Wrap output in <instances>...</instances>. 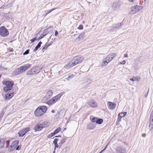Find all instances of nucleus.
Wrapping results in <instances>:
<instances>
[{"label": "nucleus", "instance_id": "1", "mask_svg": "<svg viewBox=\"0 0 153 153\" xmlns=\"http://www.w3.org/2000/svg\"><path fill=\"white\" fill-rule=\"evenodd\" d=\"M47 107L45 105L39 106L34 112L35 115L36 117H39L43 115L46 111Z\"/></svg>", "mask_w": 153, "mask_h": 153}, {"label": "nucleus", "instance_id": "2", "mask_svg": "<svg viewBox=\"0 0 153 153\" xmlns=\"http://www.w3.org/2000/svg\"><path fill=\"white\" fill-rule=\"evenodd\" d=\"M63 94L62 93H61L57 94L56 96L53 97L48 102V104L49 105H50L54 103L60 99Z\"/></svg>", "mask_w": 153, "mask_h": 153}, {"label": "nucleus", "instance_id": "3", "mask_svg": "<svg viewBox=\"0 0 153 153\" xmlns=\"http://www.w3.org/2000/svg\"><path fill=\"white\" fill-rule=\"evenodd\" d=\"M41 69L37 66L32 68L30 70L27 72V74L28 75H34L39 73Z\"/></svg>", "mask_w": 153, "mask_h": 153}, {"label": "nucleus", "instance_id": "4", "mask_svg": "<svg viewBox=\"0 0 153 153\" xmlns=\"http://www.w3.org/2000/svg\"><path fill=\"white\" fill-rule=\"evenodd\" d=\"M9 34L8 30L4 26L0 27V35L4 37L7 36Z\"/></svg>", "mask_w": 153, "mask_h": 153}, {"label": "nucleus", "instance_id": "5", "mask_svg": "<svg viewBox=\"0 0 153 153\" xmlns=\"http://www.w3.org/2000/svg\"><path fill=\"white\" fill-rule=\"evenodd\" d=\"M74 60L73 59L69 63H67L65 66V68L68 69L77 65V62Z\"/></svg>", "mask_w": 153, "mask_h": 153}, {"label": "nucleus", "instance_id": "6", "mask_svg": "<svg viewBox=\"0 0 153 153\" xmlns=\"http://www.w3.org/2000/svg\"><path fill=\"white\" fill-rule=\"evenodd\" d=\"M140 7L138 5H135L131 8L129 13L132 15L136 13L140 10Z\"/></svg>", "mask_w": 153, "mask_h": 153}, {"label": "nucleus", "instance_id": "7", "mask_svg": "<svg viewBox=\"0 0 153 153\" xmlns=\"http://www.w3.org/2000/svg\"><path fill=\"white\" fill-rule=\"evenodd\" d=\"M30 128L27 127L20 131L18 134L19 137H22L30 131Z\"/></svg>", "mask_w": 153, "mask_h": 153}, {"label": "nucleus", "instance_id": "8", "mask_svg": "<svg viewBox=\"0 0 153 153\" xmlns=\"http://www.w3.org/2000/svg\"><path fill=\"white\" fill-rule=\"evenodd\" d=\"M25 71L22 66L15 70L13 71V74L15 75H17Z\"/></svg>", "mask_w": 153, "mask_h": 153}, {"label": "nucleus", "instance_id": "9", "mask_svg": "<svg viewBox=\"0 0 153 153\" xmlns=\"http://www.w3.org/2000/svg\"><path fill=\"white\" fill-rule=\"evenodd\" d=\"M88 103L91 107L92 108H96L97 106V102L94 100H89L88 102Z\"/></svg>", "mask_w": 153, "mask_h": 153}, {"label": "nucleus", "instance_id": "10", "mask_svg": "<svg viewBox=\"0 0 153 153\" xmlns=\"http://www.w3.org/2000/svg\"><path fill=\"white\" fill-rule=\"evenodd\" d=\"M117 54L116 53H110L105 58L108 61V62H110L115 56H117Z\"/></svg>", "mask_w": 153, "mask_h": 153}, {"label": "nucleus", "instance_id": "11", "mask_svg": "<svg viewBox=\"0 0 153 153\" xmlns=\"http://www.w3.org/2000/svg\"><path fill=\"white\" fill-rule=\"evenodd\" d=\"M3 84L5 85L6 87H7L9 88H13V87L14 85V83L12 81H6L3 82Z\"/></svg>", "mask_w": 153, "mask_h": 153}, {"label": "nucleus", "instance_id": "12", "mask_svg": "<svg viewBox=\"0 0 153 153\" xmlns=\"http://www.w3.org/2000/svg\"><path fill=\"white\" fill-rule=\"evenodd\" d=\"M73 59L77 62V64H78L81 62L84 58L82 56H75L73 58Z\"/></svg>", "mask_w": 153, "mask_h": 153}, {"label": "nucleus", "instance_id": "13", "mask_svg": "<svg viewBox=\"0 0 153 153\" xmlns=\"http://www.w3.org/2000/svg\"><path fill=\"white\" fill-rule=\"evenodd\" d=\"M43 126L41 123H39L36 124L34 127V129L35 131H39L43 129Z\"/></svg>", "mask_w": 153, "mask_h": 153}, {"label": "nucleus", "instance_id": "14", "mask_svg": "<svg viewBox=\"0 0 153 153\" xmlns=\"http://www.w3.org/2000/svg\"><path fill=\"white\" fill-rule=\"evenodd\" d=\"M95 127L96 124L95 123L91 122L88 124L87 126V129L89 130H93Z\"/></svg>", "mask_w": 153, "mask_h": 153}, {"label": "nucleus", "instance_id": "15", "mask_svg": "<svg viewBox=\"0 0 153 153\" xmlns=\"http://www.w3.org/2000/svg\"><path fill=\"white\" fill-rule=\"evenodd\" d=\"M14 92L7 93L5 95L4 99L5 100H8L11 98L14 95Z\"/></svg>", "mask_w": 153, "mask_h": 153}, {"label": "nucleus", "instance_id": "16", "mask_svg": "<svg viewBox=\"0 0 153 153\" xmlns=\"http://www.w3.org/2000/svg\"><path fill=\"white\" fill-rule=\"evenodd\" d=\"M107 105H108V108L110 109H113L116 107V104L113 102H108Z\"/></svg>", "mask_w": 153, "mask_h": 153}, {"label": "nucleus", "instance_id": "17", "mask_svg": "<svg viewBox=\"0 0 153 153\" xmlns=\"http://www.w3.org/2000/svg\"><path fill=\"white\" fill-rule=\"evenodd\" d=\"M53 29V27H49L47 28L43 32L42 35H43L44 36H45L47 35L51 30Z\"/></svg>", "mask_w": 153, "mask_h": 153}, {"label": "nucleus", "instance_id": "18", "mask_svg": "<svg viewBox=\"0 0 153 153\" xmlns=\"http://www.w3.org/2000/svg\"><path fill=\"white\" fill-rule=\"evenodd\" d=\"M120 4L118 2H115L113 3L112 7L114 10H116L120 7Z\"/></svg>", "mask_w": 153, "mask_h": 153}, {"label": "nucleus", "instance_id": "19", "mask_svg": "<svg viewBox=\"0 0 153 153\" xmlns=\"http://www.w3.org/2000/svg\"><path fill=\"white\" fill-rule=\"evenodd\" d=\"M122 25V23H118L115 25H113L112 26V28L110 31H113L114 29H118L119 27H120Z\"/></svg>", "mask_w": 153, "mask_h": 153}, {"label": "nucleus", "instance_id": "20", "mask_svg": "<svg viewBox=\"0 0 153 153\" xmlns=\"http://www.w3.org/2000/svg\"><path fill=\"white\" fill-rule=\"evenodd\" d=\"M53 94V92L52 91L50 90H49L46 94V95L45 97V99H47L51 97L52 96Z\"/></svg>", "mask_w": 153, "mask_h": 153}, {"label": "nucleus", "instance_id": "21", "mask_svg": "<svg viewBox=\"0 0 153 153\" xmlns=\"http://www.w3.org/2000/svg\"><path fill=\"white\" fill-rule=\"evenodd\" d=\"M58 141V139L57 138H55L53 142V143L54 145H55V147H54V150H55L56 149V148H58L59 147V145H58L57 141Z\"/></svg>", "mask_w": 153, "mask_h": 153}, {"label": "nucleus", "instance_id": "22", "mask_svg": "<svg viewBox=\"0 0 153 153\" xmlns=\"http://www.w3.org/2000/svg\"><path fill=\"white\" fill-rule=\"evenodd\" d=\"M43 126V128L48 127L49 126V123L47 121H45L41 123Z\"/></svg>", "mask_w": 153, "mask_h": 153}, {"label": "nucleus", "instance_id": "23", "mask_svg": "<svg viewBox=\"0 0 153 153\" xmlns=\"http://www.w3.org/2000/svg\"><path fill=\"white\" fill-rule=\"evenodd\" d=\"M5 140L4 139H0V148L3 147L4 145Z\"/></svg>", "mask_w": 153, "mask_h": 153}, {"label": "nucleus", "instance_id": "24", "mask_svg": "<svg viewBox=\"0 0 153 153\" xmlns=\"http://www.w3.org/2000/svg\"><path fill=\"white\" fill-rule=\"evenodd\" d=\"M42 43V42L40 41L38 44L36 46L35 48L33 50V51L35 52L36 51L41 47V45Z\"/></svg>", "mask_w": 153, "mask_h": 153}, {"label": "nucleus", "instance_id": "25", "mask_svg": "<svg viewBox=\"0 0 153 153\" xmlns=\"http://www.w3.org/2000/svg\"><path fill=\"white\" fill-rule=\"evenodd\" d=\"M31 65L29 64H26L24 65H23V68H24V69L25 71L26 70H27L28 68H30L31 67Z\"/></svg>", "mask_w": 153, "mask_h": 153}, {"label": "nucleus", "instance_id": "26", "mask_svg": "<svg viewBox=\"0 0 153 153\" xmlns=\"http://www.w3.org/2000/svg\"><path fill=\"white\" fill-rule=\"evenodd\" d=\"M109 62H108V61L106 59V58H105L103 59V62L102 63V65L103 66H105Z\"/></svg>", "mask_w": 153, "mask_h": 153}, {"label": "nucleus", "instance_id": "27", "mask_svg": "<svg viewBox=\"0 0 153 153\" xmlns=\"http://www.w3.org/2000/svg\"><path fill=\"white\" fill-rule=\"evenodd\" d=\"M12 89L11 88H9L7 87H5L3 89L4 91L5 92H8L10 91Z\"/></svg>", "mask_w": 153, "mask_h": 153}, {"label": "nucleus", "instance_id": "28", "mask_svg": "<svg viewBox=\"0 0 153 153\" xmlns=\"http://www.w3.org/2000/svg\"><path fill=\"white\" fill-rule=\"evenodd\" d=\"M127 114V112H121L119 114L118 117H124Z\"/></svg>", "mask_w": 153, "mask_h": 153}, {"label": "nucleus", "instance_id": "29", "mask_svg": "<svg viewBox=\"0 0 153 153\" xmlns=\"http://www.w3.org/2000/svg\"><path fill=\"white\" fill-rule=\"evenodd\" d=\"M19 142V140H16L13 141L11 143V145L14 147H16L18 145Z\"/></svg>", "mask_w": 153, "mask_h": 153}, {"label": "nucleus", "instance_id": "30", "mask_svg": "<svg viewBox=\"0 0 153 153\" xmlns=\"http://www.w3.org/2000/svg\"><path fill=\"white\" fill-rule=\"evenodd\" d=\"M85 32L82 33H81L76 38V39H83L84 38V37L85 36Z\"/></svg>", "mask_w": 153, "mask_h": 153}, {"label": "nucleus", "instance_id": "31", "mask_svg": "<svg viewBox=\"0 0 153 153\" xmlns=\"http://www.w3.org/2000/svg\"><path fill=\"white\" fill-rule=\"evenodd\" d=\"M103 121V120L102 119H100L98 118L97 121H96V124H101Z\"/></svg>", "mask_w": 153, "mask_h": 153}, {"label": "nucleus", "instance_id": "32", "mask_svg": "<svg viewBox=\"0 0 153 153\" xmlns=\"http://www.w3.org/2000/svg\"><path fill=\"white\" fill-rule=\"evenodd\" d=\"M75 76L74 75L72 74L68 76V77L65 79L67 80H69L70 79L74 78Z\"/></svg>", "mask_w": 153, "mask_h": 153}, {"label": "nucleus", "instance_id": "33", "mask_svg": "<svg viewBox=\"0 0 153 153\" xmlns=\"http://www.w3.org/2000/svg\"><path fill=\"white\" fill-rule=\"evenodd\" d=\"M51 44H50L49 45L47 43H46L44 47L42 48V52H44V50L45 49H46V48H47Z\"/></svg>", "mask_w": 153, "mask_h": 153}, {"label": "nucleus", "instance_id": "34", "mask_svg": "<svg viewBox=\"0 0 153 153\" xmlns=\"http://www.w3.org/2000/svg\"><path fill=\"white\" fill-rule=\"evenodd\" d=\"M15 149V147L11 145L10 146L8 150L9 152H11L14 150Z\"/></svg>", "mask_w": 153, "mask_h": 153}, {"label": "nucleus", "instance_id": "35", "mask_svg": "<svg viewBox=\"0 0 153 153\" xmlns=\"http://www.w3.org/2000/svg\"><path fill=\"white\" fill-rule=\"evenodd\" d=\"M61 130V128L58 127L54 131V133L56 134L59 132Z\"/></svg>", "mask_w": 153, "mask_h": 153}, {"label": "nucleus", "instance_id": "36", "mask_svg": "<svg viewBox=\"0 0 153 153\" xmlns=\"http://www.w3.org/2000/svg\"><path fill=\"white\" fill-rule=\"evenodd\" d=\"M65 141H66L65 138H63L61 140L60 143H59V146H60L59 148H60V146H61V145H60V144H64L65 142Z\"/></svg>", "mask_w": 153, "mask_h": 153}, {"label": "nucleus", "instance_id": "37", "mask_svg": "<svg viewBox=\"0 0 153 153\" xmlns=\"http://www.w3.org/2000/svg\"><path fill=\"white\" fill-rule=\"evenodd\" d=\"M150 125H149V128H151V129H152L153 128V121H150Z\"/></svg>", "mask_w": 153, "mask_h": 153}, {"label": "nucleus", "instance_id": "38", "mask_svg": "<svg viewBox=\"0 0 153 153\" xmlns=\"http://www.w3.org/2000/svg\"><path fill=\"white\" fill-rule=\"evenodd\" d=\"M98 118L97 117H93L91 120V122L94 123H96V121L97 120Z\"/></svg>", "mask_w": 153, "mask_h": 153}, {"label": "nucleus", "instance_id": "39", "mask_svg": "<svg viewBox=\"0 0 153 153\" xmlns=\"http://www.w3.org/2000/svg\"><path fill=\"white\" fill-rule=\"evenodd\" d=\"M86 82L88 83V84H90L91 83V79L89 78H87L86 79Z\"/></svg>", "mask_w": 153, "mask_h": 153}, {"label": "nucleus", "instance_id": "40", "mask_svg": "<svg viewBox=\"0 0 153 153\" xmlns=\"http://www.w3.org/2000/svg\"><path fill=\"white\" fill-rule=\"evenodd\" d=\"M29 51H30L29 49L27 50L26 51H25V52L23 53V55H25L27 54H28L29 53Z\"/></svg>", "mask_w": 153, "mask_h": 153}, {"label": "nucleus", "instance_id": "41", "mask_svg": "<svg viewBox=\"0 0 153 153\" xmlns=\"http://www.w3.org/2000/svg\"><path fill=\"white\" fill-rule=\"evenodd\" d=\"M1 112L0 114V119H1V118L2 117L3 115L4 114V111L3 110L1 111Z\"/></svg>", "mask_w": 153, "mask_h": 153}, {"label": "nucleus", "instance_id": "42", "mask_svg": "<svg viewBox=\"0 0 153 153\" xmlns=\"http://www.w3.org/2000/svg\"><path fill=\"white\" fill-rule=\"evenodd\" d=\"M78 29L79 30H82L83 29V26L82 25H80L78 27Z\"/></svg>", "mask_w": 153, "mask_h": 153}, {"label": "nucleus", "instance_id": "43", "mask_svg": "<svg viewBox=\"0 0 153 153\" xmlns=\"http://www.w3.org/2000/svg\"><path fill=\"white\" fill-rule=\"evenodd\" d=\"M136 79H137V78H136V77H133L132 78H131L130 79V80L132 81H135Z\"/></svg>", "mask_w": 153, "mask_h": 153}, {"label": "nucleus", "instance_id": "44", "mask_svg": "<svg viewBox=\"0 0 153 153\" xmlns=\"http://www.w3.org/2000/svg\"><path fill=\"white\" fill-rule=\"evenodd\" d=\"M36 39V38L35 37L30 40L32 43Z\"/></svg>", "mask_w": 153, "mask_h": 153}, {"label": "nucleus", "instance_id": "45", "mask_svg": "<svg viewBox=\"0 0 153 153\" xmlns=\"http://www.w3.org/2000/svg\"><path fill=\"white\" fill-rule=\"evenodd\" d=\"M45 36H44L43 35H42L41 36H40L38 39L37 40L38 41L40 40L41 39H42Z\"/></svg>", "mask_w": 153, "mask_h": 153}, {"label": "nucleus", "instance_id": "46", "mask_svg": "<svg viewBox=\"0 0 153 153\" xmlns=\"http://www.w3.org/2000/svg\"><path fill=\"white\" fill-rule=\"evenodd\" d=\"M55 9V8H53L52 9H51V10H49L48 11V13H47V14L48 13H51V12L52 11H53V10H54Z\"/></svg>", "mask_w": 153, "mask_h": 153}, {"label": "nucleus", "instance_id": "47", "mask_svg": "<svg viewBox=\"0 0 153 153\" xmlns=\"http://www.w3.org/2000/svg\"><path fill=\"white\" fill-rule=\"evenodd\" d=\"M21 148V146H19L16 147V150H19Z\"/></svg>", "mask_w": 153, "mask_h": 153}, {"label": "nucleus", "instance_id": "48", "mask_svg": "<svg viewBox=\"0 0 153 153\" xmlns=\"http://www.w3.org/2000/svg\"><path fill=\"white\" fill-rule=\"evenodd\" d=\"M149 88L148 89V91L147 94H145L144 96L145 98H146L147 97L149 92Z\"/></svg>", "mask_w": 153, "mask_h": 153}, {"label": "nucleus", "instance_id": "49", "mask_svg": "<svg viewBox=\"0 0 153 153\" xmlns=\"http://www.w3.org/2000/svg\"><path fill=\"white\" fill-rule=\"evenodd\" d=\"M126 61L125 60H123L122 62H120V63L121 64L124 65L126 63Z\"/></svg>", "mask_w": 153, "mask_h": 153}, {"label": "nucleus", "instance_id": "50", "mask_svg": "<svg viewBox=\"0 0 153 153\" xmlns=\"http://www.w3.org/2000/svg\"><path fill=\"white\" fill-rule=\"evenodd\" d=\"M58 34V31L57 30H55V36H57V35Z\"/></svg>", "mask_w": 153, "mask_h": 153}, {"label": "nucleus", "instance_id": "51", "mask_svg": "<svg viewBox=\"0 0 153 153\" xmlns=\"http://www.w3.org/2000/svg\"><path fill=\"white\" fill-rule=\"evenodd\" d=\"M150 118H153V111H152L151 114Z\"/></svg>", "mask_w": 153, "mask_h": 153}, {"label": "nucleus", "instance_id": "52", "mask_svg": "<svg viewBox=\"0 0 153 153\" xmlns=\"http://www.w3.org/2000/svg\"><path fill=\"white\" fill-rule=\"evenodd\" d=\"M121 118L122 117H118L117 121L119 122L121 120Z\"/></svg>", "mask_w": 153, "mask_h": 153}, {"label": "nucleus", "instance_id": "53", "mask_svg": "<svg viewBox=\"0 0 153 153\" xmlns=\"http://www.w3.org/2000/svg\"><path fill=\"white\" fill-rule=\"evenodd\" d=\"M51 134V136L52 137L54 135L56 134L54 133V132L53 133H52Z\"/></svg>", "mask_w": 153, "mask_h": 153}, {"label": "nucleus", "instance_id": "54", "mask_svg": "<svg viewBox=\"0 0 153 153\" xmlns=\"http://www.w3.org/2000/svg\"><path fill=\"white\" fill-rule=\"evenodd\" d=\"M60 114V112L58 111L56 114V116H58Z\"/></svg>", "mask_w": 153, "mask_h": 153}, {"label": "nucleus", "instance_id": "55", "mask_svg": "<svg viewBox=\"0 0 153 153\" xmlns=\"http://www.w3.org/2000/svg\"><path fill=\"white\" fill-rule=\"evenodd\" d=\"M146 136V134H143L142 135V136L143 137H145Z\"/></svg>", "mask_w": 153, "mask_h": 153}, {"label": "nucleus", "instance_id": "56", "mask_svg": "<svg viewBox=\"0 0 153 153\" xmlns=\"http://www.w3.org/2000/svg\"><path fill=\"white\" fill-rule=\"evenodd\" d=\"M4 69V68H3L1 66H0V70H3Z\"/></svg>", "mask_w": 153, "mask_h": 153}, {"label": "nucleus", "instance_id": "57", "mask_svg": "<svg viewBox=\"0 0 153 153\" xmlns=\"http://www.w3.org/2000/svg\"><path fill=\"white\" fill-rule=\"evenodd\" d=\"M124 57H128V54H125L124 55Z\"/></svg>", "mask_w": 153, "mask_h": 153}, {"label": "nucleus", "instance_id": "58", "mask_svg": "<svg viewBox=\"0 0 153 153\" xmlns=\"http://www.w3.org/2000/svg\"><path fill=\"white\" fill-rule=\"evenodd\" d=\"M48 137L50 138L52 137L51 134L48 135Z\"/></svg>", "mask_w": 153, "mask_h": 153}, {"label": "nucleus", "instance_id": "59", "mask_svg": "<svg viewBox=\"0 0 153 153\" xmlns=\"http://www.w3.org/2000/svg\"><path fill=\"white\" fill-rule=\"evenodd\" d=\"M107 145L105 147V148H104V149L102 150L103 151V152L106 149V148H107Z\"/></svg>", "mask_w": 153, "mask_h": 153}, {"label": "nucleus", "instance_id": "60", "mask_svg": "<svg viewBox=\"0 0 153 153\" xmlns=\"http://www.w3.org/2000/svg\"><path fill=\"white\" fill-rule=\"evenodd\" d=\"M150 121H153V118H150Z\"/></svg>", "mask_w": 153, "mask_h": 153}, {"label": "nucleus", "instance_id": "61", "mask_svg": "<svg viewBox=\"0 0 153 153\" xmlns=\"http://www.w3.org/2000/svg\"><path fill=\"white\" fill-rule=\"evenodd\" d=\"M51 112L52 113H54L55 112V110H52L51 111Z\"/></svg>", "mask_w": 153, "mask_h": 153}, {"label": "nucleus", "instance_id": "62", "mask_svg": "<svg viewBox=\"0 0 153 153\" xmlns=\"http://www.w3.org/2000/svg\"><path fill=\"white\" fill-rule=\"evenodd\" d=\"M61 137V136L60 135H59L58 136H55V137Z\"/></svg>", "mask_w": 153, "mask_h": 153}, {"label": "nucleus", "instance_id": "63", "mask_svg": "<svg viewBox=\"0 0 153 153\" xmlns=\"http://www.w3.org/2000/svg\"><path fill=\"white\" fill-rule=\"evenodd\" d=\"M128 1L130 2H133L134 0H128Z\"/></svg>", "mask_w": 153, "mask_h": 153}, {"label": "nucleus", "instance_id": "64", "mask_svg": "<svg viewBox=\"0 0 153 153\" xmlns=\"http://www.w3.org/2000/svg\"><path fill=\"white\" fill-rule=\"evenodd\" d=\"M55 150H54V151H53V153H55Z\"/></svg>", "mask_w": 153, "mask_h": 153}]
</instances>
